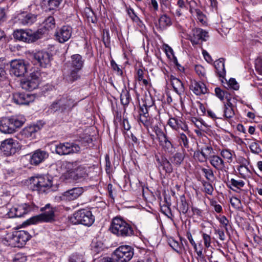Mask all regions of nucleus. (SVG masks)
Instances as JSON below:
<instances>
[{"label": "nucleus", "instance_id": "nucleus-1", "mask_svg": "<svg viewBox=\"0 0 262 262\" xmlns=\"http://www.w3.org/2000/svg\"><path fill=\"white\" fill-rule=\"evenodd\" d=\"M63 166L66 168V171L63 173L62 177L69 182L78 180L87 176L85 168L82 165H78L76 162H66Z\"/></svg>", "mask_w": 262, "mask_h": 262}, {"label": "nucleus", "instance_id": "nucleus-2", "mask_svg": "<svg viewBox=\"0 0 262 262\" xmlns=\"http://www.w3.org/2000/svg\"><path fill=\"white\" fill-rule=\"evenodd\" d=\"M110 229L112 233L119 237H128L134 234L133 227L120 217L113 219Z\"/></svg>", "mask_w": 262, "mask_h": 262}, {"label": "nucleus", "instance_id": "nucleus-3", "mask_svg": "<svg viewBox=\"0 0 262 262\" xmlns=\"http://www.w3.org/2000/svg\"><path fill=\"white\" fill-rule=\"evenodd\" d=\"M23 116L5 118L0 121V131L4 134H12L16 128L21 127L25 122Z\"/></svg>", "mask_w": 262, "mask_h": 262}, {"label": "nucleus", "instance_id": "nucleus-4", "mask_svg": "<svg viewBox=\"0 0 262 262\" xmlns=\"http://www.w3.org/2000/svg\"><path fill=\"white\" fill-rule=\"evenodd\" d=\"M75 105L73 99L66 94L59 96L50 105L49 109L53 112H65L70 111Z\"/></svg>", "mask_w": 262, "mask_h": 262}, {"label": "nucleus", "instance_id": "nucleus-5", "mask_svg": "<svg viewBox=\"0 0 262 262\" xmlns=\"http://www.w3.org/2000/svg\"><path fill=\"white\" fill-rule=\"evenodd\" d=\"M70 220L73 224H81L89 227L94 223L95 217L90 210L81 209L75 212Z\"/></svg>", "mask_w": 262, "mask_h": 262}, {"label": "nucleus", "instance_id": "nucleus-6", "mask_svg": "<svg viewBox=\"0 0 262 262\" xmlns=\"http://www.w3.org/2000/svg\"><path fill=\"white\" fill-rule=\"evenodd\" d=\"M42 33L41 31L38 30L36 32H33L31 30H17L14 31V38L19 41L25 42H33L42 36Z\"/></svg>", "mask_w": 262, "mask_h": 262}, {"label": "nucleus", "instance_id": "nucleus-7", "mask_svg": "<svg viewBox=\"0 0 262 262\" xmlns=\"http://www.w3.org/2000/svg\"><path fill=\"white\" fill-rule=\"evenodd\" d=\"M40 210L44 212L31 217L28 222L31 224H36L41 222H52L55 218V209L50 207V204H47L44 207L41 208Z\"/></svg>", "mask_w": 262, "mask_h": 262}, {"label": "nucleus", "instance_id": "nucleus-8", "mask_svg": "<svg viewBox=\"0 0 262 262\" xmlns=\"http://www.w3.org/2000/svg\"><path fill=\"white\" fill-rule=\"evenodd\" d=\"M31 181V188L40 193L46 192L52 186V181L45 177H33Z\"/></svg>", "mask_w": 262, "mask_h": 262}, {"label": "nucleus", "instance_id": "nucleus-9", "mask_svg": "<svg viewBox=\"0 0 262 262\" xmlns=\"http://www.w3.org/2000/svg\"><path fill=\"white\" fill-rule=\"evenodd\" d=\"M116 262H128L134 255V250L129 246H121L113 252Z\"/></svg>", "mask_w": 262, "mask_h": 262}, {"label": "nucleus", "instance_id": "nucleus-10", "mask_svg": "<svg viewBox=\"0 0 262 262\" xmlns=\"http://www.w3.org/2000/svg\"><path fill=\"white\" fill-rule=\"evenodd\" d=\"M80 150V145L74 143H60L55 146L56 153L61 156L78 153Z\"/></svg>", "mask_w": 262, "mask_h": 262}, {"label": "nucleus", "instance_id": "nucleus-11", "mask_svg": "<svg viewBox=\"0 0 262 262\" xmlns=\"http://www.w3.org/2000/svg\"><path fill=\"white\" fill-rule=\"evenodd\" d=\"M40 81V73L37 71L33 72L27 78L21 80L20 85L23 89L32 91L38 87Z\"/></svg>", "mask_w": 262, "mask_h": 262}, {"label": "nucleus", "instance_id": "nucleus-12", "mask_svg": "<svg viewBox=\"0 0 262 262\" xmlns=\"http://www.w3.org/2000/svg\"><path fill=\"white\" fill-rule=\"evenodd\" d=\"M33 209V206L28 204H24L11 208L8 212L9 217H20Z\"/></svg>", "mask_w": 262, "mask_h": 262}, {"label": "nucleus", "instance_id": "nucleus-13", "mask_svg": "<svg viewBox=\"0 0 262 262\" xmlns=\"http://www.w3.org/2000/svg\"><path fill=\"white\" fill-rule=\"evenodd\" d=\"M209 35L207 31L198 28L193 29L188 35V39L193 45L199 44L200 41H206Z\"/></svg>", "mask_w": 262, "mask_h": 262}, {"label": "nucleus", "instance_id": "nucleus-14", "mask_svg": "<svg viewBox=\"0 0 262 262\" xmlns=\"http://www.w3.org/2000/svg\"><path fill=\"white\" fill-rule=\"evenodd\" d=\"M10 72L16 77L23 76L27 72V66L23 60L15 59L10 62Z\"/></svg>", "mask_w": 262, "mask_h": 262}, {"label": "nucleus", "instance_id": "nucleus-15", "mask_svg": "<svg viewBox=\"0 0 262 262\" xmlns=\"http://www.w3.org/2000/svg\"><path fill=\"white\" fill-rule=\"evenodd\" d=\"M16 142L13 139H7L2 142L0 149L4 155L10 156L16 152Z\"/></svg>", "mask_w": 262, "mask_h": 262}, {"label": "nucleus", "instance_id": "nucleus-16", "mask_svg": "<svg viewBox=\"0 0 262 262\" xmlns=\"http://www.w3.org/2000/svg\"><path fill=\"white\" fill-rule=\"evenodd\" d=\"M72 32L73 29L71 26H63L56 30L55 35L56 39L59 42L64 43L71 37Z\"/></svg>", "mask_w": 262, "mask_h": 262}, {"label": "nucleus", "instance_id": "nucleus-17", "mask_svg": "<svg viewBox=\"0 0 262 262\" xmlns=\"http://www.w3.org/2000/svg\"><path fill=\"white\" fill-rule=\"evenodd\" d=\"M39 129V126L35 124L27 126L20 132L18 138L21 140H32L35 138L36 134Z\"/></svg>", "mask_w": 262, "mask_h": 262}, {"label": "nucleus", "instance_id": "nucleus-18", "mask_svg": "<svg viewBox=\"0 0 262 262\" xmlns=\"http://www.w3.org/2000/svg\"><path fill=\"white\" fill-rule=\"evenodd\" d=\"M84 192L82 187H75L63 192L60 196L61 200L74 201L78 198Z\"/></svg>", "mask_w": 262, "mask_h": 262}, {"label": "nucleus", "instance_id": "nucleus-19", "mask_svg": "<svg viewBox=\"0 0 262 262\" xmlns=\"http://www.w3.org/2000/svg\"><path fill=\"white\" fill-rule=\"evenodd\" d=\"M34 96L29 93H15L13 95V102L18 105H27L34 100Z\"/></svg>", "mask_w": 262, "mask_h": 262}, {"label": "nucleus", "instance_id": "nucleus-20", "mask_svg": "<svg viewBox=\"0 0 262 262\" xmlns=\"http://www.w3.org/2000/svg\"><path fill=\"white\" fill-rule=\"evenodd\" d=\"M33 57L42 67L46 68L50 64L51 56L47 52H37L34 54Z\"/></svg>", "mask_w": 262, "mask_h": 262}, {"label": "nucleus", "instance_id": "nucleus-21", "mask_svg": "<svg viewBox=\"0 0 262 262\" xmlns=\"http://www.w3.org/2000/svg\"><path fill=\"white\" fill-rule=\"evenodd\" d=\"M84 59L78 54H74L71 56V59L65 64V66L70 69L81 70L83 67Z\"/></svg>", "mask_w": 262, "mask_h": 262}, {"label": "nucleus", "instance_id": "nucleus-22", "mask_svg": "<svg viewBox=\"0 0 262 262\" xmlns=\"http://www.w3.org/2000/svg\"><path fill=\"white\" fill-rule=\"evenodd\" d=\"M0 243L13 247H20L16 231L7 234L6 237L0 238Z\"/></svg>", "mask_w": 262, "mask_h": 262}, {"label": "nucleus", "instance_id": "nucleus-23", "mask_svg": "<svg viewBox=\"0 0 262 262\" xmlns=\"http://www.w3.org/2000/svg\"><path fill=\"white\" fill-rule=\"evenodd\" d=\"M210 164L217 170L226 171V162L223 159L218 155H212L209 157Z\"/></svg>", "mask_w": 262, "mask_h": 262}, {"label": "nucleus", "instance_id": "nucleus-24", "mask_svg": "<svg viewBox=\"0 0 262 262\" xmlns=\"http://www.w3.org/2000/svg\"><path fill=\"white\" fill-rule=\"evenodd\" d=\"M48 153L46 151L38 149L31 156L30 162L32 165H37L48 158Z\"/></svg>", "mask_w": 262, "mask_h": 262}, {"label": "nucleus", "instance_id": "nucleus-25", "mask_svg": "<svg viewBox=\"0 0 262 262\" xmlns=\"http://www.w3.org/2000/svg\"><path fill=\"white\" fill-rule=\"evenodd\" d=\"M189 88L196 95H201L207 93L206 85L202 82H198L195 80H191Z\"/></svg>", "mask_w": 262, "mask_h": 262}, {"label": "nucleus", "instance_id": "nucleus-26", "mask_svg": "<svg viewBox=\"0 0 262 262\" xmlns=\"http://www.w3.org/2000/svg\"><path fill=\"white\" fill-rule=\"evenodd\" d=\"M172 25L171 18L166 14L162 15L160 17L158 23L156 25L157 29L162 31L166 30L168 27Z\"/></svg>", "mask_w": 262, "mask_h": 262}, {"label": "nucleus", "instance_id": "nucleus-27", "mask_svg": "<svg viewBox=\"0 0 262 262\" xmlns=\"http://www.w3.org/2000/svg\"><path fill=\"white\" fill-rule=\"evenodd\" d=\"M170 79L174 91L179 95L183 94L185 92V88L183 82L173 75H171Z\"/></svg>", "mask_w": 262, "mask_h": 262}, {"label": "nucleus", "instance_id": "nucleus-28", "mask_svg": "<svg viewBox=\"0 0 262 262\" xmlns=\"http://www.w3.org/2000/svg\"><path fill=\"white\" fill-rule=\"evenodd\" d=\"M186 236L191 245L193 247L195 252L196 253L198 256L200 258V260L201 261L205 260V256L203 254V246L202 244H199L200 250H198L197 245L193 240L192 235L190 232H187L186 233Z\"/></svg>", "mask_w": 262, "mask_h": 262}, {"label": "nucleus", "instance_id": "nucleus-29", "mask_svg": "<svg viewBox=\"0 0 262 262\" xmlns=\"http://www.w3.org/2000/svg\"><path fill=\"white\" fill-rule=\"evenodd\" d=\"M37 15L32 13H23L19 18L20 23L24 25H31L36 20Z\"/></svg>", "mask_w": 262, "mask_h": 262}, {"label": "nucleus", "instance_id": "nucleus-30", "mask_svg": "<svg viewBox=\"0 0 262 262\" xmlns=\"http://www.w3.org/2000/svg\"><path fill=\"white\" fill-rule=\"evenodd\" d=\"M62 0H43L42 7L46 11H51L56 9Z\"/></svg>", "mask_w": 262, "mask_h": 262}, {"label": "nucleus", "instance_id": "nucleus-31", "mask_svg": "<svg viewBox=\"0 0 262 262\" xmlns=\"http://www.w3.org/2000/svg\"><path fill=\"white\" fill-rule=\"evenodd\" d=\"M223 58H220L214 62L216 73L220 77H223L225 75V64Z\"/></svg>", "mask_w": 262, "mask_h": 262}, {"label": "nucleus", "instance_id": "nucleus-32", "mask_svg": "<svg viewBox=\"0 0 262 262\" xmlns=\"http://www.w3.org/2000/svg\"><path fill=\"white\" fill-rule=\"evenodd\" d=\"M185 158L184 151H178L170 158L171 163L175 166H179L183 161Z\"/></svg>", "mask_w": 262, "mask_h": 262}, {"label": "nucleus", "instance_id": "nucleus-33", "mask_svg": "<svg viewBox=\"0 0 262 262\" xmlns=\"http://www.w3.org/2000/svg\"><path fill=\"white\" fill-rule=\"evenodd\" d=\"M160 145L162 149L167 152L172 153L174 151V148L171 142L169 140L167 137L160 142Z\"/></svg>", "mask_w": 262, "mask_h": 262}, {"label": "nucleus", "instance_id": "nucleus-34", "mask_svg": "<svg viewBox=\"0 0 262 262\" xmlns=\"http://www.w3.org/2000/svg\"><path fill=\"white\" fill-rule=\"evenodd\" d=\"M16 233L18 237L20 247H21L30 239V235L28 232L24 230L16 231Z\"/></svg>", "mask_w": 262, "mask_h": 262}, {"label": "nucleus", "instance_id": "nucleus-35", "mask_svg": "<svg viewBox=\"0 0 262 262\" xmlns=\"http://www.w3.org/2000/svg\"><path fill=\"white\" fill-rule=\"evenodd\" d=\"M234 112L233 109V105L231 102L224 104V115L227 119L232 118L234 116Z\"/></svg>", "mask_w": 262, "mask_h": 262}, {"label": "nucleus", "instance_id": "nucleus-36", "mask_svg": "<svg viewBox=\"0 0 262 262\" xmlns=\"http://www.w3.org/2000/svg\"><path fill=\"white\" fill-rule=\"evenodd\" d=\"M177 138L179 143L186 148L189 147V140L185 133L178 131Z\"/></svg>", "mask_w": 262, "mask_h": 262}, {"label": "nucleus", "instance_id": "nucleus-37", "mask_svg": "<svg viewBox=\"0 0 262 262\" xmlns=\"http://www.w3.org/2000/svg\"><path fill=\"white\" fill-rule=\"evenodd\" d=\"M178 211L180 213L185 214L188 211L189 205L184 196L181 197V201L178 205Z\"/></svg>", "mask_w": 262, "mask_h": 262}, {"label": "nucleus", "instance_id": "nucleus-38", "mask_svg": "<svg viewBox=\"0 0 262 262\" xmlns=\"http://www.w3.org/2000/svg\"><path fill=\"white\" fill-rule=\"evenodd\" d=\"M80 70H77L76 69H71L70 73L66 77L67 80L72 82L79 79L80 76L79 74V72Z\"/></svg>", "mask_w": 262, "mask_h": 262}, {"label": "nucleus", "instance_id": "nucleus-39", "mask_svg": "<svg viewBox=\"0 0 262 262\" xmlns=\"http://www.w3.org/2000/svg\"><path fill=\"white\" fill-rule=\"evenodd\" d=\"M139 116V121L145 127L147 128L149 126H151L153 119L149 116L148 113Z\"/></svg>", "mask_w": 262, "mask_h": 262}, {"label": "nucleus", "instance_id": "nucleus-40", "mask_svg": "<svg viewBox=\"0 0 262 262\" xmlns=\"http://www.w3.org/2000/svg\"><path fill=\"white\" fill-rule=\"evenodd\" d=\"M234 151L228 149H223L221 150V156L227 161L228 163H231L233 160Z\"/></svg>", "mask_w": 262, "mask_h": 262}, {"label": "nucleus", "instance_id": "nucleus-41", "mask_svg": "<svg viewBox=\"0 0 262 262\" xmlns=\"http://www.w3.org/2000/svg\"><path fill=\"white\" fill-rule=\"evenodd\" d=\"M157 161H159L160 165L163 167V169L167 173H171L172 171L173 168L172 167V163L170 162L166 158H162L161 161L159 159Z\"/></svg>", "mask_w": 262, "mask_h": 262}, {"label": "nucleus", "instance_id": "nucleus-42", "mask_svg": "<svg viewBox=\"0 0 262 262\" xmlns=\"http://www.w3.org/2000/svg\"><path fill=\"white\" fill-rule=\"evenodd\" d=\"M127 11L128 15L133 21L136 22L139 26H141L143 25L142 21L138 17L132 8H127Z\"/></svg>", "mask_w": 262, "mask_h": 262}, {"label": "nucleus", "instance_id": "nucleus-43", "mask_svg": "<svg viewBox=\"0 0 262 262\" xmlns=\"http://www.w3.org/2000/svg\"><path fill=\"white\" fill-rule=\"evenodd\" d=\"M201 170L204 174L205 178L208 181H213L214 179V175L213 171L211 168L208 167V168H206L203 167L201 168Z\"/></svg>", "mask_w": 262, "mask_h": 262}, {"label": "nucleus", "instance_id": "nucleus-44", "mask_svg": "<svg viewBox=\"0 0 262 262\" xmlns=\"http://www.w3.org/2000/svg\"><path fill=\"white\" fill-rule=\"evenodd\" d=\"M44 27L47 29H52L53 28H55V22L54 18L53 16H49L48 18H47L44 22Z\"/></svg>", "mask_w": 262, "mask_h": 262}, {"label": "nucleus", "instance_id": "nucleus-45", "mask_svg": "<svg viewBox=\"0 0 262 262\" xmlns=\"http://www.w3.org/2000/svg\"><path fill=\"white\" fill-rule=\"evenodd\" d=\"M175 119L177 124V131H179V129L181 128L182 130L188 133V127L183 121L178 117H175Z\"/></svg>", "mask_w": 262, "mask_h": 262}, {"label": "nucleus", "instance_id": "nucleus-46", "mask_svg": "<svg viewBox=\"0 0 262 262\" xmlns=\"http://www.w3.org/2000/svg\"><path fill=\"white\" fill-rule=\"evenodd\" d=\"M209 182L203 180L201 181V183L204 187V192L209 195H212L213 191V187Z\"/></svg>", "mask_w": 262, "mask_h": 262}, {"label": "nucleus", "instance_id": "nucleus-47", "mask_svg": "<svg viewBox=\"0 0 262 262\" xmlns=\"http://www.w3.org/2000/svg\"><path fill=\"white\" fill-rule=\"evenodd\" d=\"M191 13H195L196 14V16L198 20L203 25H204L206 23L205 16L203 14L202 12L199 9H195L193 11L191 10Z\"/></svg>", "mask_w": 262, "mask_h": 262}, {"label": "nucleus", "instance_id": "nucleus-48", "mask_svg": "<svg viewBox=\"0 0 262 262\" xmlns=\"http://www.w3.org/2000/svg\"><path fill=\"white\" fill-rule=\"evenodd\" d=\"M177 5L178 6V9L176 10V13L180 16L182 15V10L186 8L185 0H178Z\"/></svg>", "mask_w": 262, "mask_h": 262}, {"label": "nucleus", "instance_id": "nucleus-49", "mask_svg": "<svg viewBox=\"0 0 262 262\" xmlns=\"http://www.w3.org/2000/svg\"><path fill=\"white\" fill-rule=\"evenodd\" d=\"M130 96L128 92H124L120 95V100L121 103L123 105H127L130 101Z\"/></svg>", "mask_w": 262, "mask_h": 262}, {"label": "nucleus", "instance_id": "nucleus-50", "mask_svg": "<svg viewBox=\"0 0 262 262\" xmlns=\"http://www.w3.org/2000/svg\"><path fill=\"white\" fill-rule=\"evenodd\" d=\"M202 237L204 242V245L206 248H208L211 246V238L210 235L203 233Z\"/></svg>", "mask_w": 262, "mask_h": 262}, {"label": "nucleus", "instance_id": "nucleus-51", "mask_svg": "<svg viewBox=\"0 0 262 262\" xmlns=\"http://www.w3.org/2000/svg\"><path fill=\"white\" fill-rule=\"evenodd\" d=\"M154 130L159 142L167 137L166 134L158 126L155 127Z\"/></svg>", "mask_w": 262, "mask_h": 262}, {"label": "nucleus", "instance_id": "nucleus-52", "mask_svg": "<svg viewBox=\"0 0 262 262\" xmlns=\"http://www.w3.org/2000/svg\"><path fill=\"white\" fill-rule=\"evenodd\" d=\"M250 148L252 152L258 154L261 152L260 146L256 142H252L250 145Z\"/></svg>", "mask_w": 262, "mask_h": 262}, {"label": "nucleus", "instance_id": "nucleus-53", "mask_svg": "<svg viewBox=\"0 0 262 262\" xmlns=\"http://www.w3.org/2000/svg\"><path fill=\"white\" fill-rule=\"evenodd\" d=\"M217 220L219 222L223 225V227L226 230L227 233H228V229L227 228L228 225L229 224V220L227 219L225 216H222L220 217H217Z\"/></svg>", "mask_w": 262, "mask_h": 262}, {"label": "nucleus", "instance_id": "nucleus-54", "mask_svg": "<svg viewBox=\"0 0 262 262\" xmlns=\"http://www.w3.org/2000/svg\"><path fill=\"white\" fill-rule=\"evenodd\" d=\"M230 183L233 186L238 189L244 187L245 185V182L243 180L237 181L234 179H231L230 181Z\"/></svg>", "mask_w": 262, "mask_h": 262}, {"label": "nucleus", "instance_id": "nucleus-55", "mask_svg": "<svg viewBox=\"0 0 262 262\" xmlns=\"http://www.w3.org/2000/svg\"><path fill=\"white\" fill-rule=\"evenodd\" d=\"M27 257L23 253H17L15 254L13 262H26Z\"/></svg>", "mask_w": 262, "mask_h": 262}, {"label": "nucleus", "instance_id": "nucleus-56", "mask_svg": "<svg viewBox=\"0 0 262 262\" xmlns=\"http://www.w3.org/2000/svg\"><path fill=\"white\" fill-rule=\"evenodd\" d=\"M255 69L259 74L262 75V57H259L256 59Z\"/></svg>", "mask_w": 262, "mask_h": 262}, {"label": "nucleus", "instance_id": "nucleus-57", "mask_svg": "<svg viewBox=\"0 0 262 262\" xmlns=\"http://www.w3.org/2000/svg\"><path fill=\"white\" fill-rule=\"evenodd\" d=\"M195 70L200 77H204L205 75V70L202 66L197 65L195 67Z\"/></svg>", "mask_w": 262, "mask_h": 262}, {"label": "nucleus", "instance_id": "nucleus-58", "mask_svg": "<svg viewBox=\"0 0 262 262\" xmlns=\"http://www.w3.org/2000/svg\"><path fill=\"white\" fill-rule=\"evenodd\" d=\"M228 85L231 89L234 90H237L239 89V85L235 79L230 78L228 81Z\"/></svg>", "mask_w": 262, "mask_h": 262}, {"label": "nucleus", "instance_id": "nucleus-59", "mask_svg": "<svg viewBox=\"0 0 262 262\" xmlns=\"http://www.w3.org/2000/svg\"><path fill=\"white\" fill-rule=\"evenodd\" d=\"M225 91L221 90L220 88L215 89V93L216 96L221 100H224L225 97Z\"/></svg>", "mask_w": 262, "mask_h": 262}, {"label": "nucleus", "instance_id": "nucleus-60", "mask_svg": "<svg viewBox=\"0 0 262 262\" xmlns=\"http://www.w3.org/2000/svg\"><path fill=\"white\" fill-rule=\"evenodd\" d=\"M214 234L218 235L219 238L221 241H224L225 240L226 236H225V233L223 230H222L220 229H215L214 230Z\"/></svg>", "mask_w": 262, "mask_h": 262}, {"label": "nucleus", "instance_id": "nucleus-61", "mask_svg": "<svg viewBox=\"0 0 262 262\" xmlns=\"http://www.w3.org/2000/svg\"><path fill=\"white\" fill-rule=\"evenodd\" d=\"M111 64L112 68L114 70L117 71L119 74H120V75L122 74V70L119 67V66L114 60L111 61Z\"/></svg>", "mask_w": 262, "mask_h": 262}, {"label": "nucleus", "instance_id": "nucleus-62", "mask_svg": "<svg viewBox=\"0 0 262 262\" xmlns=\"http://www.w3.org/2000/svg\"><path fill=\"white\" fill-rule=\"evenodd\" d=\"M159 2L162 9L169 8L170 3L168 0H159Z\"/></svg>", "mask_w": 262, "mask_h": 262}, {"label": "nucleus", "instance_id": "nucleus-63", "mask_svg": "<svg viewBox=\"0 0 262 262\" xmlns=\"http://www.w3.org/2000/svg\"><path fill=\"white\" fill-rule=\"evenodd\" d=\"M176 119L175 117L170 118L168 122V124L174 130H177V124L176 123Z\"/></svg>", "mask_w": 262, "mask_h": 262}, {"label": "nucleus", "instance_id": "nucleus-64", "mask_svg": "<svg viewBox=\"0 0 262 262\" xmlns=\"http://www.w3.org/2000/svg\"><path fill=\"white\" fill-rule=\"evenodd\" d=\"M230 203L233 207H238L241 204V201L236 198H233L230 199Z\"/></svg>", "mask_w": 262, "mask_h": 262}]
</instances>
